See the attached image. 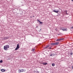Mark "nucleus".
Masks as SVG:
<instances>
[{"label": "nucleus", "mask_w": 73, "mask_h": 73, "mask_svg": "<svg viewBox=\"0 0 73 73\" xmlns=\"http://www.w3.org/2000/svg\"><path fill=\"white\" fill-rule=\"evenodd\" d=\"M9 48V45H7L4 46V49L5 50H8V49Z\"/></svg>", "instance_id": "1"}, {"label": "nucleus", "mask_w": 73, "mask_h": 73, "mask_svg": "<svg viewBox=\"0 0 73 73\" xmlns=\"http://www.w3.org/2000/svg\"><path fill=\"white\" fill-rule=\"evenodd\" d=\"M59 44V42H56V43H53L51 44V45H56Z\"/></svg>", "instance_id": "2"}, {"label": "nucleus", "mask_w": 73, "mask_h": 73, "mask_svg": "<svg viewBox=\"0 0 73 73\" xmlns=\"http://www.w3.org/2000/svg\"><path fill=\"white\" fill-rule=\"evenodd\" d=\"M19 48H20V47H19V44H17V47L15 49V50H18V49H19Z\"/></svg>", "instance_id": "3"}, {"label": "nucleus", "mask_w": 73, "mask_h": 73, "mask_svg": "<svg viewBox=\"0 0 73 73\" xmlns=\"http://www.w3.org/2000/svg\"><path fill=\"white\" fill-rule=\"evenodd\" d=\"M52 12H55V13H58L59 11H58V10H57V11H56V10H54Z\"/></svg>", "instance_id": "4"}, {"label": "nucleus", "mask_w": 73, "mask_h": 73, "mask_svg": "<svg viewBox=\"0 0 73 73\" xmlns=\"http://www.w3.org/2000/svg\"><path fill=\"white\" fill-rule=\"evenodd\" d=\"M9 37L8 36L5 37L4 38H3V40H7V39H8Z\"/></svg>", "instance_id": "5"}, {"label": "nucleus", "mask_w": 73, "mask_h": 73, "mask_svg": "<svg viewBox=\"0 0 73 73\" xmlns=\"http://www.w3.org/2000/svg\"><path fill=\"white\" fill-rule=\"evenodd\" d=\"M1 71L2 72H5V70L4 69H1Z\"/></svg>", "instance_id": "6"}, {"label": "nucleus", "mask_w": 73, "mask_h": 73, "mask_svg": "<svg viewBox=\"0 0 73 73\" xmlns=\"http://www.w3.org/2000/svg\"><path fill=\"white\" fill-rule=\"evenodd\" d=\"M62 30L63 31H67V29H62Z\"/></svg>", "instance_id": "7"}, {"label": "nucleus", "mask_w": 73, "mask_h": 73, "mask_svg": "<svg viewBox=\"0 0 73 73\" xmlns=\"http://www.w3.org/2000/svg\"><path fill=\"white\" fill-rule=\"evenodd\" d=\"M43 65H48V63H46V62H45L44 63H43Z\"/></svg>", "instance_id": "8"}, {"label": "nucleus", "mask_w": 73, "mask_h": 73, "mask_svg": "<svg viewBox=\"0 0 73 73\" xmlns=\"http://www.w3.org/2000/svg\"><path fill=\"white\" fill-rule=\"evenodd\" d=\"M21 72H24V69H22L21 70Z\"/></svg>", "instance_id": "9"}, {"label": "nucleus", "mask_w": 73, "mask_h": 73, "mask_svg": "<svg viewBox=\"0 0 73 73\" xmlns=\"http://www.w3.org/2000/svg\"><path fill=\"white\" fill-rule=\"evenodd\" d=\"M48 46H49L47 45L46 47H44V49H46V48H48Z\"/></svg>", "instance_id": "10"}, {"label": "nucleus", "mask_w": 73, "mask_h": 73, "mask_svg": "<svg viewBox=\"0 0 73 73\" xmlns=\"http://www.w3.org/2000/svg\"><path fill=\"white\" fill-rule=\"evenodd\" d=\"M50 56H54V54H51L50 55Z\"/></svg>", "instance_id": "11"}, {"label": "nucleus", "mask_w": 73, "mask_h": 73, "mask_svg": "<svg viewBox=\"0 0 73 73\" xmlns=\"http://www.w3.org/2000/svg\"><path fill=\"white\" fill-rule=\"evenodd\" d=\"M52 66H55V64H52Z\"/></svg>", "instance_id": "12"}, {"label": "nucleus", "mask_w": 73, "mask_h": 73, "mask_svg": "<svg viewBox=\"0 0 73 73\" xmlns=\"http://www.w3.org/2000/svg\"><path fill=\"white\" fill-rule=\"evenodd\" d=\"M18 72H19V73H21V70L19 69L18 70Z\"/></svg>", "instance_id": "13"}, {"label": "nucleus", "mask_w": 73, "mask_h": 73, "mask_svg": "<svg viewBox=\"0 0 73 73\" xmlns=\"http://www.w3.org/2000/svg\"><path fill=\"white\" fill-rule=\"evenodd\" d=\"M60 40H64V38H60Z\"/></svg>", "instance_id": "14"}, {"label": "nucleus", "mask_w": 73, "mask_h": 73, "mask_svg": "<svg viewBox=\"0 0 73 73\" xmlns=\"http://www.w3.org/2000/svg\"><path fill=\"white\" fill-rule=\"evenodd\" d=\"M60 41V39H58L56 40V41Z\"/></svg>", "instance_id": "15"}, {"label": "nucleus", "mask_w": 73, "mask_h": 73, "mask_svg": "<svg viewBox=\"0 0 73 73\" xmlns=\"http://www.w3.org/2000/svg\"><path fill=\"white\" fill-rule=\"evenodd\" d=\"M2 62H3V60H1L0 61V63H2Z\"/></svg>", "instance_id": "16"}, {"label": "nucleus", "mask_w": 73, "mask_h": 73, "mask_svg": "<svg viewBox=\"0 0 73 73\" xmlns=\"http://www.w3.org/2000/svg\"><path fill=\"white\" fill-rule=\"evenodd\" d=\"M39 23H40V24H42V22H41L40 21Z\"/></svg>", "instance_id": "17"}, {"label": "nucleus", "mask_w": 73, "mask_h": 73, "mask_svg": "<svg viewBox=\"0 0 73 73\" xmlns=\"http://www.w3.org/2000/svg\"><path fill=\"white\" fill-rule=\"evenodd\" d=\"M32 51H33V52H34V51H35V49H33L32 50Z\"/></svg>", "instance_id": "18"}, {"label": "nucleus", "mask_w": 73, "mask_h": 73, "mask_svg": "<svg viewBox=\"0 0 73 73\" xmlns=\"http://www.w3.org/2000/svg\"><path fill=\"white\" fill-rule=\"evenodd\" d=\"M70 55H72L73 54V53L72 52H71L70 53Z\"/></svg>", "instance_id": "19"}, {"label": "nucleus", "mask_w": 73, "mask_h": 73, "mask_svg": "<svg viewBox=\"0 0 73 73\" xmlns=\"http://www.w3.org/2000/svg\"><path fill=\"white\" fill-rule=\"evenodd\" d=\"M71 29H73V26L71 27Z\"/></svg>", "instance_id": "20"}, {"label": "nucleus", "mask_w": 73, "mask_h": 73, "mask_svg": "<svg viewBox=\"0 0 73 73\" xmlns=\"http://www.w3.org/2000/svg\"><path fill=\"white\" fill-rule=\"evenodd\" d=\"M38 22H39L40 23V20H38Z\"/></svg>", "instance_id": "21"}, {"label": "nucleus", "mask_w": 73, "mask_h": 73, "mask_svg": "<svg viewBox=\"0 0 73 73\" xmlns=\"http://www.w3.org/2000/svg\"><path fill=\"white\" fill-rule=\"evenodd\" d=\"M66 13L67 14V11H66Z\"/></svg>", "instance_id": "22"}, {"label": "nucleus", "mask_w": 73, "mask_h": 73, "mask_svg": "<svg viewBox=\"0 0 73 73\" xmlns=\"http://www.w3.org/2000/svg\"><path fill=\"white\" fill-rule=\"evenodd\" d=\"M49 49H51V47H50L49 48Z\"/></svg>", "instance_id": "23"}, {"label": "nucleus", "mask_w": 73, "mask_h": 73, "mask_svg": "<svg viewBox=\"0 0 73 73\" xmlns=\"http://www.w3.org/2000/svg\"><path fill=\"white\" fill-rule=\"evenodd\" d=\"M33 17H35V16H33Z\"/></svg>", "instance_id": "24"}, {"label": "nucleus", "mask_w": 73, "mask_h": 73, "mask_svg": "<svg viewBox=\"0 0 73 73\" xmlns=\"http://www.w3.org/2000/svg\"><path fill=\"white\" fill-rule=\"evenodd\" d=\"M30 17H31V18H32V17L31 16Z\"/></svg>", "instance_id": "25"}, {"label": "nucleus", "mask_w": 73, "mask_h": 73, "mask_svg": "<svg viewBox=\"0 0 73 73\" xmlns=\"http://www.w3.org/2000/svg\"><path fill=\"white\" fill-rule=\"evenodd\" d=\"M71 1H73V0H71Z\"/></svg>", "instance_id": "26"}]
</instances>
